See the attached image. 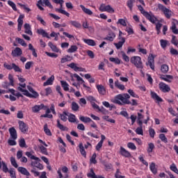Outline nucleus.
<instances>
[{
  "label": "nucleus",
  "mask_w": 178,
  "mask_h": 178,
  "mask_svg": "<svg viewBox=\"0 0 178 178\" xmlns=\"http://www.w3.org/2000/svg\"><path fill=\"white\" fill-rule=\"evenodd\" d=\"M113 103L120 106L131 105L132 106H137L138 105L137 100L134 99L130 102V95L127 93L117 95L114 97Z\"/></svg>",
  "instance_id": "nucleus-1"
},
{
  "label": "nucleus",
  "mask_w": 178,
  "mask_h": 178,
  "mask_svg": "<svg viewBox=\"0 0 178 178\" xmlns=\"http://www.w3.org/2000/svg\"><path fill=\"white\" fill-rule=\"evenodd\" d=\"M27 89L29 90H27L26 89H23L20 87L17 88V90L18 91H21V92H23V95H25L26 97H28L29 98H38V97H40V95L38 94V92H37V91L34 90V89L31 86H28ZM29 91H30V92H31V94Z\"/></svg>",
  "instance_id": "nucleus-2"
},
{
  "label": "nucleus",
  "mask_w": 178,
  "mask_h": 178,
  "mask_svg": "<svg viewBox=\"0 0 178 178\" xmlns=\"http://www.w3.org/2000/svg\"><path fill=\"white\" fill-rule=\"evenodd\" d=\"M138 10H140V13L143 15V16L147 19V20H149L150 23H152V24H155L156 22H158V18L155 17L152 13H148L144 10V8L143 6L140 5L138 6Z\"/></svg>",
  "instance_id": "nucleus-3"
},
{
  "label": "nucleus",
  "mask_w": 178,
  "mask_h": 178,
  "mask_svg": "<svg viewBox=\"0 0 178 178\" xmlns=\"http://www.w3.org/2000/svg\"><path fill=\"white\" fill-rule=\"evenodd\" d=\"M130 61L137 69H143L144 66L143 65V61H141V57L138 56H132Z\"/></svg>",
  "instance_id": "nucleus-4"
},
{
  "label": "nucleus",
  "mask_w": 178,
  "mask_h": 178,
  "mask_svg": "<svg viewBox=\"0 0 178 178\" xmlns=\"http://www.w3.org/2000/svg\"><path fill=\"white\" fill-rule=\"evenodd\" d=\"M157 8L159 10L163 12L166 19H170V17H172V14L173 13V12H172L170 9L166 8V6H163L161 3H159Z\"/></svg>",
  "instance_id": "nucleus-5"
},
{
  "label": "nucleus",
  "mask_w": 178,
  "mask_h": 178,
  "mask_svg": "<svg viewBox=\"0 0 178 178\" xmlns=\"http://www.w3.org/2000/svg\"><path fill=\"white\" fill-rule=\"evenodd\" d=\"M44 4L45 6H47V8H49V9H54V6L51 4L49 0H39L36 6L40 9V10H44L43 7H42L44 6Z\"/></svg>",
  "instance_id": "nucleus-6"
},
{
  "label": "nucleus",
  "mask_w": 178,
  "mask_h": 178,
  "mask_svg": "<svg viewBox=\"0 0 178 178\" xmlns=\"http://www.w3.org/2000/svg\"><path fill=\"white\" fill-rule=\"evenodd\" d=\"M3 67H5V69H7V70H14V71L16 72L22 73V69L20 68V67L15 65V63L8 64V63H5L3 64Z\"/></svg>",
  "instance_id": "nucleus-7"
},
{
  "label": "nucleus",
  "mask_w": 178,
  "mask_h": 178,
  "mask_svg": "<svg viewBox=\"0 0 178 178\" xmlns=\"http://www.w3.org/2000/svg\"><path fill=\"white\" fill-rule=\"evenodd\" d=\"M99 10H100V12H108V13H115V10L113 9V8H112V6H111L110 5H105L104 3H102Z\"/></svg>",
  "instance_id": "nucleus-8"
},
{
  "label": "nucleus",
  "mask_w": 178,
  "mask_h": 178,
  "mask_svg": "<svg viewBox=\"0 0 178 178\" xmlns=\"http://www.w3.org/2000/svg\"><path fill=\"white\" fill-rule=\"evenodd\" d=\"M159 88L162 92H169L170 91V87L165 82H160L159 83Z\"/></svg>",
  "instance_id": "nucleus-9"
},
{
  "label": "nucleus",
  "mask_w": 178,
  "mask_h": 178,
  "mask_svg": "<svg viewBox=\"0 0 178 178\" xmlns=\"http://www.w3.org/2000/svg\"><path fill=\"white\" fill-rule=\"evenodd\" d=\"M18 124L19 129L22 133L26 134L27 131H29V125H27V124H26L24 122L19 121Z\"/></svg>",
  "instance_id": "nucleus-10"
},
{
  "label": "nucleus",
  "mask_w": 178,
  "mask_h": 178,
  "mask_svg": "<svg viewBox=\"0 0 178 178\" xmlns=\"http://www.w3.org/2000/svg\"><path fill=\"white\" fill-rule=\"evenodd\" d=\"M47 106H45L44 104H41L40 105H35L33 107H32V112H33V113H38L42 109L45 110Z\"/></svg>",
  "instance_id": "nucleus-11"
},
{
  "label": "nucleus",
  "mask_w": 178,
  "mask_h": 178,
  "mask_svg": "<svg viewBox=\"0 0 178 178\" xmlns=\"http://www.w3.org/2000/svg\"><path fill=\"white\" fill-rule=\"evenodd\" d=\"M120 154L122 155V156H124V158L131 157V154H130V152L126 150V149H124V147H120Z\"/></svg>",
  "instance_id": "nucleus-12"
},
{
  "label": "nucleus",
  "mask_w": 178,
  "mask_h": 178,
  "mask_svg": "<svg viewBox=\"0 0 178 178\" xmlns=\"http://www.w3.org/2000/svg\"><path fill=\"white\" fill-rule=\"evenodd\" d=\"M23 54V51H22V49L20 47H16L14 50L12 51L11 55L16 58L17 56H22Z\"/></svg>",
  "instance_id": "nucleus-13"
},
{
  "label": "nucleus",
  "mask_w": 178,
  "mask_h": 178,
  "mask_svg": "<svg viewBox=\"0 0 178 178\" xmlns=\"http://www.w3.org/2000/svg\"><path fill=\"white\" fill-rule=\"evenodd\" d=\"M96 88L99 95H106V88L103 85H97Z\"/></svg>",
  "instance_id": "nucleus-14"
},
{
  "label": "nucleus",
  "mask_w": 178,
  "mask_h": 178,
  "mask_svg": "<svg viewBox=\"0 0 178 178\" xmlns=\"http://www.w3.org/2000/svg\"><path fill=\"white\" fill-rule=\"evenodd\" d=\"M77 64L74 63H72L70 64H68L67 66L68 67H70L71 69H73L74 72H84V68L77 67Z\"/></svg>",
  "instance_id": "nucleus-15"
},
{
  "label": "nucleus",
  "mask_w": 178,
  "mask_h": 178,
  "mask_svg": "<svg viewBox=\"0 0 178 178\" xmlns=\"http://www.w3.org/2000/svg\"><path fill=\"white\" fill-rule=\"evenodd\" d=\"M40 161L41 160L39 159V160H35V161H31V165L33 168H37L38 169H40V170H42V169H44V165L40 163Z\"/></svg>",
  "instance_id": "nucleus-16"
},
{
  "label": "nucleus",
  "mask_w": 178,
  "mask_h": 178,
  "mask_svg": "<svg viewBox=\"0 0 178 178\" xmlns=\"http://www.w3.org/2000/svg\"><path fill=\"white\" fill-rule=\"evenodd\" d=\"M151 98L154 99V101H156V102H163V99H162L156 92L151 91L150 92Z\"/></svg>",
  "instance_id": "nucleus-17"
},
{
  "label": "nucleus",
  "mask_w": 178,
  "mask_h": 178,
  "mask_svg": "<svg viewBox=\"0 0 178 178\" xmlns=\"http://www.w3.org/2000/svg\"><path fill=\"white\" fill-rule=\"evenodd\" d=\"M8 131L10 135V138L13 140H17V131H16V129H15V127H11Z\"/></svg>",
  "instance_id": "nucleus-18"
},
{
  "label": "nucleus",
  "mask_w": 178,
  "mask_h": 178,
  "mask_svg": "<svg viewBox=\"0 0 178 178\" xmlns=\"http://www.w3.org/2000/svg\"><path fill=\"white\" fill-rule=\"evenodd\" d=\"M161 80H163L167 83H172V80H173V76L172 75H160Z\"/></svg>",
  "instance_id": "nucleus-19"
},
{
  "label": "nucleus",
  "mask_w": 178,
  "mask_h": 178,
  "mask_svg": "<svg viewBox=\"0 0 178 178\" xmlns=\"http://www.w3.org/2000/svg\"><path fill=\"white\" fill-rule=\"evenodd\" d=\"M115 38H116V34H115L114 32H109L108 35H107V37L104 38V40L106 41H113V40H115Z\"/></svg>",
  "instance_id": "nucleus-20"
},
{
  "label": "nucleus",
  "mask_w": 178,
  "mask_h": 178,
  "mask_svg": "<svg viewBox=\"0 0 178 178\" xmlns=\"http://www.w3.org/2000/svg\"><path fill=\"white\" fill-rule=\"evenodd\" d=\"M79 152H81V155H82L83 158H87V152H86V149H84L83 143H79Z\"/></svg>",
  "instance_id": "nucleus-21"
},
{
  "label": "nucleus",
  "mask_w": 178,
  "mask_h": 178,
  "mask_svg": "<svg viewBox=\"0 0 178 178\" xmlns=\"http://www.w3.org/2000/svg\"><path fill=\"white\" fill-rule=\"evenodd\" d=\"M17 170L19 172V173L24 175V176H30V172L24 167H19Z\"/></svg>",
  "instance_id": "nucleus-22"
},
{
  "label": "nucleus",
  "mask_w": 178,
  "mask_h": 178,
  "mask_svg": "<svg viewBox=\"0 0 178 178\" xmlns=\"http://www.w3.org/2000/svg\"><path fill=\"white\" fill-rule=\"evenodd\" d=\"M83 41L85 42V44H87V45H89L90 47H95V45H97L95 40L92 39H83Z\"/></svg>",
  "instance_id": "nucleus-23"
},
{
  "label": "nucleus",
  "mask_w": 178,
  "mask_h": 178,
  "mask_svg": "<svg viewBox=\"0 0 178 178\" xmlns=\"http://www.w3.org/2000/svg\"><path fill=\"white\" fill-rule=\"evenodd\" d=\"M37 33H38V34H40V35H42L44 38H51L49 37V35H48V33H47V31H45V30H44L42 29H38Z\"/></svg>",
  "instance_id": "nucleus-24"
},
{
  "label": "nucleus",
  "mask_w": 178,
  "mask_h": 178,
  "mask_svg": "<svg viewBox=\"0 0 178 178\" xmlns=\"http://www.w3.org/2000/svg\"><path fill=\"white\" fill-rule=\"evenodd\" d=\"M79 6L83 12V13H86V15H88V16L92 15V12L91 10L86 8V6H84L83 4H81Z\"/></svg>",
  "instance_id": "nucleus-25"
},
{
  "label": "nucleus",
  "mask_w": 178,
  "mask_h": 178,
  "mask_svg": "<svg viewBox=\"0 0 178 178\" xmlns=\"http://www.w3.org/2000/svg\"><path fill=\"white\" fill-rule=\"evenodd\" d=\"M55 80V76L54 75H51V77H49L46 82L43 83V86L45 87L47 86H52L54 84V81Z\"/></svg>",
  "instance_id": "nucleus-26"
},
{
  "label": "nucleus",
  "mask_w": 178,
  "mask_h": 178,
  "mask_svg": "<svg viewBox=\"0 0 178 178\" xmlns=\"http://www.w3.org/2000/svg\"><path fill=\"white\" fill-rule=\"evenodd\" d=\"M68 121L70 122V123H79L76 115L72 113H70V115H68Z\"/></svg>",
  "instance_id": "nucleus-27"
},
{
  "label": "nucleus",
  "mask_w": 178,
  "mask_h": 178,
  "mask_svg": "<svg viewBox=\"0 0 178 178\" xmlns=\"http://www.w3.org/2000/svg\"><path fill=\"white\" fill-rule=\"evenodd\" d=\"M57 127H58V129L61 130V131H67L69 130V128H67V127H65V126H63V124H60V120H57Z\"/></svg>",
  "instance_id": "nucleus-28"
},
{
  "label": "nucleus",
  "mask_w": 178,
  "mask_h": 178,
  "mask_svg": "<svg viewBox=\"0 0 178 178\" xmlns=\"http://www.w3.org/2000/svg\"><path fill=\"white\" fill-rule=\"evenodd\" d=\"M66 116H69L66 111L63 112V113H58V118H60V120H63V122H67V117Z\"/></svg>",
  "instance_id": "nucleus-29"
},
{
  "label": "nucleus",
  "mask_w": 178,
  "mask_h": 178,
  "mask_svg": "<svg viewBox=\"0 0 178 178\" xmlns=\"http://www.w3.org/2000/svg\"><path fill=\"white\" fill-rule=\"evenodd\" d=\"M160 45L163 49H166V47L170 45L169 41L166 40L161 39L160 40Z\"/></svg>",
  "instance_id": "nucleus-30"
},
{
  "label": "nucleus",
  "mask_w": 178,
  "mask_h": 178,
  "mask_svg": "<svg viewBox=\"0 0 178 178\" xmlns=\"http://www.w3.org/2000/svg\"><path fill=\"white\" fill-rule=\"evenodd\" d=\"M115 87L118 88V90H121V91H124V89L126 88L124 85L121 84L120 82H119V80L115 81Z\"/></svg>",
  "instance_id": "nucleus-31"
},
{
  "label": "nucleus",
  "mask_w": 178,
  "mask_h": 178,
  "mask_svg": "<svg viewBox=\"0 0 178 178\" xmlns=\"http://www.w3.org/2000/svg\"><path fill=\"white\" fill-rule=\"evenodd\" d=\"M79 120H81V122H83V123H90L92 122V120H91L90 117H84L83 115H81L79 117Z\"/></svg>",
  "instance_id": "nucleus-32"
},
{
  "label": "nucleus",
  "mask_w": 178,
  "mask_h": 178,
  "mask_svg": "<svg viewBox=\"0 0 178 178\" xmlns=\"http://www.w3.org/2000/svg\"><path fill=\"white\" fill-rule=\"evenodd\" d=\"M25 155H26L28 158H29L30 159H32V160H33V161H40V158H38V157H37V156L33 155V154H31V152H26L25 153Z\"/></svg>",
  "instance_id": "nucleus-33"
},
{
  "label": "nucleus",
  "mask_w": 178,
  "mask_h": 178,
  "mask_svg": "<svg viewBox=\"0 0 178 178\" xmlns=\"http://www.w3.org/2000/svg\"><path fill=\"white\" fill-rule=\"evenodd\" d=\"M25 33L29 34V35H33V32L31 31V26L29 24H24Z\"/></svg>",
  "instance_id": "nucleus-34"
},
{
  "label": "nucleus",
  "mask_w": 178,
  "mask_h": 178,
  "mask_svg": "<svg viewBox=\"0 0 178 178\" xmlns=\"http://www.w3.org/2000/svg\"><path fill=\"white\" fill-rule=\"evenodd\" d=\"M126 42L125 38H122L121 41H119L118 43H114V45L116 47L117 49H120L123 47V44Z\"/></svg>",
  "instance_id": "nucleus-35"
},
{
  "label": "nucleus",
  "mask_w": 178,
  "mask_h": 178,
  "mask_svg": "<svg viewBox=\"0 0 178 178\" xmlns=\"http://www.w3.org/2000/svg\"><path fill=\"white\" fill-rule=\"evenodd\" d=\"M29 49L32 51V55L34 56V58H38V55L37 54V51L35 49L34 47H33V44L30 43L29 44Z\"/></svg>",
  "instance_id": "nucleus-36"
},
{
  "label": "nucleus",
  "mask_w": 178,
  "mask_h": 178,
  "mask_svg": "<svg viewBox=\"0 0 178 178\" xmlns=\"http://www.w3.org/2000/svg\"><path fill=\"white\" fill-rule=\"evenodd\" d=\"M77 49H79V47L76 45H72L70 48L67 50V52H68V54H73L77 52Z\"/></svg>",
  "instance_id": "nucleus-37"
},
{
  "label": "nucleus",
  "mask_w": 178,
  "mask_h": 178,
  "mask_svg": "<svg viewBox=\"0 0 178 178\" xmlns=\"http://www.w3.org/2000/svg\"><path fill=\"white\" fill-rule=\"evenodd\" d=\"M73 59V57L67 55L65 57H63L60 60V63H66V62H70Z\"/></svg>",
  "instance_id": "nucleus-38"
},
{
  "label": "nucleus",
  "mask_w": 178,
  "mask_h": 178,
  "mask_svg": "<svg viewBox=\"0 0 178 178\" xmlns=\"http://www.w3.org/2000/svg\"><path fill=\"white\" fill-rule=\"evenodd\" d=\"M48 45L54 52H59V49L52 42H49Z\"/></svg>",
  "instance_id": "nucleus-39"
},
{
  "label": "nucleus",
  "mask_w": 178,
  "mask_h": 178,
  "mask_svg": "<svg viewBox=\"0 0 178 178\" xmlns=\"http://www.w3.org/2000/svg\"><path fill=\"white\" fill-rule=\"evenodd\" d=\"M136 0H128L127 1V6L129 8V10H133V6H134V3Z\"/></svg>",
  "instance_id": "nucleus-40"
},
{
  "label": "nucleus",
  "mask_w": 178,
  "mask_h": 178,
  "mask_svg": "<svg viewBox=\"0 0 178 178\" xmlns=\"http://www.w3.org/2000/svg\"><path fill=\"white\" fill-rule=\"evenodd\" d=\"M71 108L72 110L74 112H77V111H79V109H80V106H79V104L77 103H76L75 102H72V104H71Z\"/></svg>",
  "instance_id": "nucleus-41"
},
{
  "label": "nucleus",
  "mask_w": 178,
  "mask_h": 178,
  "mask_svg": "<svg viewBox=\"0 0 178 178\" xmlns=\"http://www.w3.org/2000/svg\"><path fill=\"white\" fill-rule=\"evenodd\" d=\"M60 84L64 91H69V83L65 81H60Z\"/></svg>",
  "instance_id": "nucleus-42"
},
{
  "label": "nucleus",
  "mask_w": 178,
  "mask_h": 178,
  "mask_svg": "<svg viewBox=\"0 0 178 178\" xmlns=\"http://www.w3.org/2000/svg\"><path fill=\"white\" fill-rule=\"evenodd\" d=\"M149 169L153 175H156L158 172V170H156V168H155V163L152 162L149 165Z\"/></svg>",
  "instance_id": "nucleus-43"
},
{
  "label": "nucleus",
  "mask_w": 178,
  "mask_h": 178,
  "mask_svg": "<svg viewBox=\"0 0 178 178\" xmlns=\"http://www.w3.org/2000/svg\"><path fill=\"white\" fill-rule=\"evenodd\" d=\"M70 23L73 27H75V29H81V24L77 21H70Z\"/></svg>",
  "instance_id": "nucleus-44"
},
{
  "label": "nucleus",
  "mask_w": 178,
  "mask_h": 178,
  "mask_svg": "<svg viewBox=\"0 0 178 178\" xmlns=\"http://www.w3.org/2000/svg\"><path fill=\"white\" fill-rule=\"evenodd\" d=\"M56 12H58V13H61L62 15H65L67 17L70 16V14L67 13L66 10H63L62 8H56Z\"/></svg>",
  "instance_id": "nucleus-45"
},
{
  "label": "nucleus",
  "mask_w": 178,
  "mask_h": 178,
  "mask_svg": "<svg viewBox=\"0 0 178 178\" xmlns=\"http://www.w3.org/2000/svg\"><path fill=\"white\" fill-rule=\"evenodd\" d=\"M154 149H155V145H154V143H148V147H147L148 154H151V152H152V151H154Z\"/></svg>",
  "instance_id": "nucleus-46"
},
{
  "label": "nucleus",
  "mask_w": 178,
  "mask_h": 178,
  "mask_svg": "<svg viewBox=\"0 0 178 178\" xmlns=\"http://www.w3.org/2000/svg\"><path fill=\"white\" fill-rule=\"evenodd\" d=\"M15 40L22 47H27V43H26V41H24V40L20 38H16Z\"/></svg>",
  "instance_id": "nucleus-47"
},
{
  "label": "nucleus",
  "mask_w": 178,
  "mask_h": 178,
  "mask_svg": "<svg viewBox=\"0 0 178 178\" xmlns=\"http://www.w3.org/2000/svg\"><path fill=\"white\" fill-rule=\"evenodd\" d=\"M159 138L165 144H168V138L165 136V134H160L159 135Z\"/></svg>",
  "instance_id": "nucleus-48"
},
{
  "label": "nucleus",
  "mask_w": 178,
  "mask_h": 178,
  "mask_svg": "<svg viewBox=\"0 0 178 178\" xmlns=\"http://www.w3.org/2000/svg\"><path fill=\"white\" fill-rule=\"evenodd\" d=\"M39 149H40L41 154L43 155H48V149L47 147H44V145L39 146Z\"/></svg>",
  "instance_id": "nucleus-49"
},
{
  "label": "nucleus",
  "mask_w": 178,
  "mask_h": 178,
  "mask_svg": "<svg viewBox=\"0 0 178 178\" xmlns=\"http://www.w3.org/2000/svg\"><path fill=\"white\" fill-rule=\"evenodd\" d=\"M161 70L162 73L166 74L168 72H169V66L166 64H163L161 65Z\"/></svg>",
  "instance_id": "nucleus-50"
},
{
  "label": "nucleus",
  "mask_w": 178,
  "mask_h": 178,
  "mask_svg": "<svg viewBox=\"0 0 178 178\" xmlns=\"http://www.w3.org/2000/svg\"><path fill=\"white\" fill-rule=\"evenodd\" d=\"M57 173L58 175L57 178H69V175L68 174H65V176L63 177V175L62 174V170H60V168H59L57 170Z\"/></svg>",
  "instance_id": "nucleus-51"
},
{
  "label": "nucleus",
  "mask_w": 178,
  "mask_h": 178,
  "mask_svg": "<svg viewBox=\"0 0 178 178\" xmlns=\"http://www.w3.org/2000/svg\"><path fill=\"white\" fill-rule=\"evenodd\" d=\"M44 131L47 136H52V133L51 132V130L48 129V124H45L44 125Z\"/></svg>",
  "instance_id": "nucleus-52"
},
{
  "label": "nucleus",
  "mask_w": 178,
  "mask_h": 178,
  "mask_svg": "<svg viewBox=\"0 0 178 178\" xmlns=\"http://www.w3.org/2000/svg\"><path fill=\"white\" fill-rule=\"evenodd\" d=\"M117 24H120V26H123V27H126L127 26V23L124 19H119L117 22Z\"/></svg>",
  "instance_id": "nucleus-53"
},
{
  "label": "nucleus",
  "mask_w": 178,
  "mask_h": 178,
  "mask_svg": "<svg viewBox=\"0 0 178 178\" xmlns=\"http://www.w3.org/2000/svg\"><path fill=\"white\" fill-rule=\"evenodd\" d=\"M138 159L145 166H148V162L144 159V155L141 154L139 156Z\"/></svg>",
  "instance_id": "nucleus-54"
},
{
  "label": "nucleus",
  "mask_w": 178,
  "mask_h": 178,
  "mask_svg": "<svg viewBox=\"0 0 178 178\" xmlns=\"http://www.w3.org/2000/svg\"><path fill=\"white\" fill-rule=\"evenodd\" d=\"M109 61L110 62H113L114 63H115L116 65H120V59H119L118 58H113V57H111L109 58Z\"/></svg>",
  "instance_id": "nucleus-55"
},
{
  "label": "nucleus",
  "mask_w": 178,
  "mask_h": 178,
  "mask_svg": "<svg viewBox=\"0 0 178 178\" xmlns=\"http://www.w3.org/2000/svg\"><path fill=\"white\" fill-rule=\"evenodd\" d=\"M8 5H9V6H11L12 9L15 10V12L17 10V8H16V4L13 1L8 0Z\"/></svg>",
  "instance_id": "nucleus-56"
},
{
  "label": "nucleus",
  "mask_w": 178,
  "mask_h": 178,
  "mask_svg": "<svg viewBox=\"0 0 178 178\" xmlns=\"http://www.w3.org/2000/svg\"><path fill=\"white\" fill-rule=\"evenodd\" d=\"M136 134H138V136H144V131H143V127H138L136 129Z\"/></svg>",
  "instance_id": "nucleus-57"
},
{
  "label": "nucleus",
  "mask_w": 178,
  "mask_h": 178,
  "mask_svg": "<svg viewBox=\"0 0 178 178\" xmlns=\"http://www.w3.org/2000/svg\"><path fill=\"white\" fill-rule=\"evenodd\" d=\"M122 175V172H120V170L119 168H117L115 174V178H126V177L123 176V175Z\"/></svg>",
  "instance_id": "nucleus-58"
},
{
  "label": "nucleus",
  "mask_w": 178,
  "mask_h": 178,
  "mask_svg": "<svg viewBox=\"0 0 178 178\" xmlns=\"http://www.w3.org/2000/svg\"><path fill=\"white\" fill-rule=\"evenodd\" d=\"M174 34H178V29H176V23L172 22V26L170 27Z\"/></svg>",
  "instance_id": "nucleus-59"
},
{
  "label": "nucleus",
  "mask_w": 178,
  "mask_h": 178,
  "mask_svg": "<svg viewBox=\"0 0 178 178\" xmlns=\"http://www.w3.org/2000/svg\"><path fill=\"white\" fill-rule=\"evenodd\" d=\"M128 92L129 93L131 97H133V98H140L138 95L136 94V92H134V90H133L131 89H129Z\"/></svg>",
  "instance_id": "nucleus-60"
},
{
  "label": "nucleus",
  "mask_w": 178,
  "mask_h": 178,
  "mask_svg": "<svg viewBox=\"0 0 178 178\" xmlns=\"http://www.w3.org/2000/svg\"><path fill=\"white\" fill-rule=\"evenodd\" d=\"M10 162H11V165H13V166L14 168H19V165H17V162H16V159H15V157L12 156L10 158Z\"/></svg>",
  "instance_id": "nucleus-61"
},
{
  "label": "nucleus",
  "mask_w": 178,
  "mask_h": 178,
  "mask_svg": "<svg viewBox=\"0 0 178 178\" xmlns=\"http://www.w3.org/2000/svg\"><path fill=\"white\" fill-rule=\"evenodd\" d=\"M170 170L178 175V169L177 167L176 166V164L172 163L170 167Z\"/></svg>",
  "instance_id": "nucleus-62"
},
{
  "label": "nucleus",
  "mask_w": 178,
  "mask_h": 178,
  "mask_svg": "<svg viewBox=\"0 0 178 178\" xmlns=\"http://www.w3.org/2000/svg\"><path fill=\"white\" fill-rule=\"evenodd\" d=\"M19 147H21V148L26 147V140H24V138H21L19 140Z\"/></svg>",
  "instance_id": "nucleus-63"
},
{
  "label": "nucleus",
  "mask_w": 178,
  "mask_h": 178,
  "mask_svg": "<svg viewBox=\"0 0 178 178\" xmlns=\"http://www.w3.org/2000/svg\"><path fill=\"white\" fill-rule=\"evenodd\" d=\"M171 43L173 44V45H175V47H177L178 40L176 38V36L175 35L172 36Z\"/></svg>",
  "instance_id": "nucleus-64"
}]
</instances>
